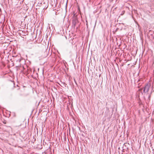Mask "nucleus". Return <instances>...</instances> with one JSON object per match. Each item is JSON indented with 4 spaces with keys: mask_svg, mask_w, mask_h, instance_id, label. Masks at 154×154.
Here are the masks:
<instances>
[{
    "mask_svg": "<svg viewBox=\"0 0 154 154\" xmlns=\"http://www.w3.org/2000/svg\"><path fill=\"white\" fill-rule=\"evenodd\" d=\"M124 12H125V11H122V14H121V15H123L124 14Z\"/></svg>",
    "mask_w": 154,
    "mask_h": 154,
    "instance_id": "nucleus-5",
    "label": "nucleus"
},
{
    "mask_svg": "<svg viewBox=\"0 0 154 154\" xmlns=\"http://www.w3.org/2000/svg\"><path fill=\"white\" fill-rule=\"evenodd\" d=\"M150 86V85L149 84H147L143 88V92L144 93L148 94V92L149 90Z\"/></svg>",
    "mask_w": 154,
    "mask_h": 154,
    "instance_id": "nucleus-2",
    "label": "nucleus"
},
{
    "mask_svg": "<svg viewBox=\"0 0 154 154\" xmlns=\"http://www.w3.org/2000/svg\"><path fill=\"white\" fill-rule=\"evenodd\" d=\"M72 23H73V25H74V26H75L76 22H73Z\"/></svg>",
    "mask_w": 154,
    "mask_h": 154,
    "instance_id": "nucleus-4",
    "label": "nucleus"
},
{
    "mask_svg": "<svg viewBox=\"0 0 154 154\" xmlns=\"http://www.w3.org/2000/svg\"><path fill=\"white\" fill-rule=\"evenodd\" d=\"M38 6L40 7V8L43 10L46 9L48 7V3L42 2L40 3H38Z\"/></svg>",
    "mask_w": 154,
    "mask_h": 154,
    "instance_id": "nucleus-1",
    "label": "nucleus"
},
{
    "mask_svg": "<svg viewBox=\"0 0 154 154\" xmlns=\"http://www.w3.org/2000/svg\"><path fill=\"white\" fill-rule=\"evenodd\" d=\"M152 91H151L150 94L149 95L148 97V99H150V98L151 94L152 93Z\"/></svg>",
    "mask_w": 154,
    "mask_h": 154,
    "instance_id": "nucleus-3",
    "label": "nucleus"
},
{
    "mask_svg": "<svg viewBox=\"0 0 154 154\" xmlns=\"http://www.w3.org/2000/svg\"><path fill=\"white\" fill-rule=\"evenodd\" d=\"M142 90V88H140V89H139V91H141Z\"/></svg>",
    "mask_w": 154,
    "mask_h": 154,
    "instance_id": "nucleus-6",
    "label": "nucleus"
}]
</instances>
